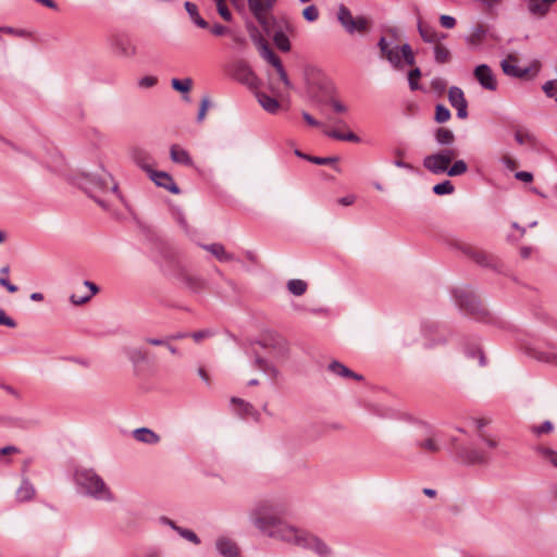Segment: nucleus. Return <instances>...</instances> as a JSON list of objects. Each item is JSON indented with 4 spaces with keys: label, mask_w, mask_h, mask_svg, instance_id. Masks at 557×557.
I'll return each mask as SVG.
<instances>
[{
    "label": "nucleus",
    "mask_w": 557,
    "mask_h": 557,
    "mask_svg": "<svg viewBox=\"0 0 557 557\" xmlns=\"http://www.w3.org/2000/svg\"><path fill=\"white\" fill-rule=\"evenodd\" d=\"M178 534L195 545L200 544V539L198 537V535L189 529L181 528L178 529Z\"/></svg>",
    "instance_id": "5fc2aeb1"
},
{
    "label": "nucleus",
    "mask_w": 557,
    "mask_h": 557,
    "mask_svg": "<svg viewBox=\"0 0 557 557\" xmlns=\"http://www.w3.org/2000/svg\"><path fill=\"white\" fill-rule=\"evenodd\" d=\"M10 273V267L5 265L0 269V285L3 286L9 293H16L17 286L12 284L8 280V274Z\"/></svg>",
    "instance_id": "79ce46f5"
},
{
    "label": "nucleus",
    "mask_w": 557,
    "mask_h": 557,
    "mask_svg": "<svg viewBox=\"0 0 557 557\" xmlns=\"http://www.w3.org/2000/svg\"><path fill=\"white\" fill-rule=\"evenodd\" d=\"M531 357L536 359L537 361L550 363L557 366V349L556 348H545L539 349L534 348L530 352Z\"/></svg>",
    "instance_id": "393cba45"
},
{
    "label": "nucleus",
    "mask_w": 557,
    "mask_h": 557,
    "mask_svg": "<svg viewBox=\"0 0 557 557\" xmlns=\"http://www.w3.org/2000/svg\"><path fill=\"white\" fill-rule=\"evenodd\" d=\"M170 158L174 163L184 164L186 166L194 165V161L188 151L176 144L170 147Z\"/></svg>",
    "instance_id": "b1692460"
},
{
    "label": "nucleus",
    "mask_w": 557,
    "mask_h": 557,
    "mask_svg": "<svg viewBox=\"0 0 557 557\" xmlns=\"http://www.w3.org/2000/svg\"><path fill=\"white\" fill-rule=\"evenodd\" d=\"M434 138L436 144L442 147H449L456 140L454 132L447 127H437L434 131Z\"/></svg>",
    "instance_id": "c85d7f7f"
},
{
    "label": "nucleus",
    "mask_w": 557,
    "mask_h": 557,
    "mask_svg": "<svg viewBox=\"0 0 557 557\" xmlns=\"http://www.w3.org/2000/svg\"><path fill=\"white\" fill-rule=\"evenodd\" d=\"M286 506L276 499H263L256 504L249 517L256 528L269 537L278 539L280 532L285 528H293L283 521Z\"/></svg>",
    "instance_id": "f257e3e1"
},
{
    "label": "nucleus",
    "mask_w": 557,
    "mask_h": 557,
    "mask_svg": "<svg viewBox=\"0 0 557 557\" xmlns=\"http://www.w3.org/2000/svg\"><path fill=\"white\" fill-rule=\"evenodd\" d=\"M556 1L557 0H528L527 9L532 16L543 18L548 14L552 4Z\"/></svg>",
    "instance_id": "a211bd4d"
},
{
    "label": "nucleus",
    "mask_w": 557,
    "mask_h": 557,
    "mask_svg": "<svg viewBox=\"0 0 557 557\" xmlns=\"http://www.w3.org/2000/svg\"><path fill=\"white\" fill-rule=\"evenodd\" d=\"M257 98H258V102L260 103V106L269 113H276L278 108H280V102L267 95L265 92H258L257 94Z\"/></svg>",
    "instance_id": "f704fd0d"
},
{
    "label": "nucleus",
    "mask_w": 557,
    "mask_h": 557,
    "mask_svg": "<svg viewBox=\"0 0 557 557\" xmlns=\"http://www.w3.org/2000/svg\"><path fill=\"white\" fill-rule=\"evenodd\" d=\"M502 69L506 75L523 78L529 74V69H521L515 64H511L508 60L502 62Z\"/></svg>",
    "instance_id": "e433bc0d"
},
{
    "label": "nucleus",
    "mask_w": 557,
    "mask_h": 557,
    "mask_svg": "<svg viewBox=\"0 0 557 557\" xmlns=\"http://www.w3.org/2000/svg\"><path fill=\"white\" fill-rule=\"evenodd\" d=\"M459 457L467 465H483L488 461L483 451L465 447L459 449Z\"/></svg>",
    "instance_id": "aec40b11"
},
{
    "label": "nucleus",
    "mask_w": 557,
    "mask_h": 557,
    "mask_svg": "<svg viewBox=\"0 0 557 557\" xmlns=\"http://www.w3.org/2000/svg\"><path fill=\"white\" fill-rule=\"evenodd\" d=\"M230 75L249 88H256L259 85V78L244 60H237L231 65Z\"/></svg>",
    "instance_id": "9d476101"
},
{
    "label": "nucleus",
    "mask_w": 557,
    "mask_h": 557,
    "mask_svg": "<svg viewBox=\"0 0 557 557\" xmlns=\"http://www.w3.org/2000/svg\"><path fill=\"white\" fill-rule=\"evenodd\" d=\"M324 135L330 137V138H333V139H337V140H343V141H350V143H360V137L358 135H356L355 133L348 131V132H343L341 129H327L325 128L323 131Z\"/></svg>",
    "instance_id": "7c9ffc66"
},
{
    "label": "nucleus",
    "mask_w": 557,
    "mask_h": 557,
    "mask_svg": "<svg viewBox=\"0 0 557 557\" xmlns=\"http://www.w3.org/2000/svg\"><path fill=\"white\" fill-rule=\"evenodd\" d=\"M400 52H401V55H403L404 61L406 62V64H408V65H413L414 64V62H416L414 54H413V51H412L411 46L409 44H404L400 47Z\"/></svg>",
    "instance_id": "8fccbe9b"
},
{
    "label": "nucleus",
    "mask_w": 557,
    "mask_h": 557,
    "mask_svg": "<svg viewBox=\"0 0 557 557\" xmlns=\"http://www.w3.org/2000/svg\"><path fill=\"white\" fill-rule=\"evenodd\" d=\"M259 50L260 55L264 60H267L271 65L275 66L278 65L280 62H282L278 55L275 54V52L270 48L269 44L262 38L259 40Z\"/></svg>",
    "instance_id": "72a5a7b5"
},
{
    "label": "nucleus",
    "mask_w": 557,
    "mask_h": 557,
    "mask_svg": "<svg viewBox=\"0 0 557 557\" xmlns=\"http://www.w3.org/2000/svg\"><path fill=\"white\" fill-rule=\"evenodd\" d=\"M113 51L123 58H133L137 53V48L133 41L125 35H115L111 39Z\"/></svg>",
    "instance_id": "f8f14e48"
},
{
    "label": "nucleus",
    "mask_w": 557,
    "mask_h": 557,
    "mask_svg": "<svg viewBox=\"0 0 557 557\" xmlns=\"http://www.w3.org/2000/svg\"><path fill=\"white\" fill-rule=\"evenodd\" d=\"M77 185L90 198H92L100 207L107 209L109 207L104 195L109 191L117 195V184L109 173L102 175L83 174L77 180Z\"/></svg>",
    "instance_id": "f03ea898"
},
{
    "label": "nucleus",
    "mask_w": 557,
    "mask_h": 557,
    "mask_svg": "<svg viewBox=\"0 0 557 557\" xmlns=\"http://www.w3.org/2000/svg\"><path fill=\"white\" fill-rule=\"evenodd\" d=\"M337 20L348 34L369 30L370 21L364 16L354 17L350 10L344 4L338 7Z\"/></svg>",
    "instance_id": "0eeeda50"
},
{
    "label": "nucleus",
    "mask_w": 557,
    "mask_h": 557,
    "mask_svg": "<svg viewBox=\"0 0 557 557\" xmlns=\"http://www.w3.org/2000/svg\"><path fill=\"white\" fill-rule=\"evenodd\" d=\"M273 41L281 51L288 52L290 50L289 39L283 30L275 32L273 35Z\"/></svg>",
    "instance_id": "58836bf2"
},
{
    "label": "nucleus",
    "mask_w": 557,
    "mask_h": 557,
    "mask_svg": "<svg viewBox=\"0 0 557 557\" xmlns=\"http://www.w3.org/2000/svg\"><path fill=\"white\" fill-rule=\"evenodd\" d=\"M215 548L223 557H240L237 544L228 537H219L215 542Z\"/></svg>",
    "instance_id": "6ab92c4d"
},
{
    "label": "nucleus",
    "mask_w": 557,
    "mask_h": 557,
    "mask_svg": "<svg viewBox=\"0 0 557 557\" xmlns=\"http://www.w3.org/2000/svg\"><path fill=\"white\" fill-rule=\"evenodd\" d=\"M413 444L421 451L426 454H437L441 450V445L438 444L435 433L425 424L417 426Z\"/></svg>",
    "instance_id": "1a4fd4ad"
},
{
    "label": "nucleus",
    "mask_w": 557,
    "mask_h": 557,
    "mask_svg": "<svg viewBox=\"0 0 557 557\" xmlns=\"http://www.w3.org/2000/svg\"><path fill=\"white\" fill-rule=\"evenodd\" d=\"M459 248L463 251V253L472 258L478 264L482 267L493 265V259L486 252L478 250L469 245H462Z\"/></svg>",
    "instance_id": "412c9836"
},
{
    "label": "nucleus",
    "mask_w": 557,
    "mask_h": 557,
    "mask_svg": "<svg viewBox=\"0 0 557 557\" xmlns=\"http://www.w3.org/2000/svg\"><path fill=\"white\" fill-rule=\"evenodd\" d=\"M440 23L445 28H453L456 25V18L450 15L443 14L440 17Z\"/></svg>",
    "instance_id": "774afa93"
},
{
    "label": "nucleus",
    "mask_w": 557,
    "mask_h": 557,
    "mask_svg": "<svg viewBox=\"0 0 557 557\" xmlns=\"http://www.w3.org/2000/svg\"><path fill=\"white\" fill-rule=\"evenodd\" d=\"M457 153V150L454 148H444L424 157L422 164L432 174H443L447 172L448 165H450Z\"/></svg>",
    "instance_id": "423d86ee"
},
{
    "label": "nucleus",
    "mask_w": 557,
    "mask_h": 557,
    "mask_svg": "<svg viewBox=\"0 0 557 557\" xmlns=\"http://www.w3.org/2000/svg\"><path fill=\"white\" fill-rule=\"evenodd\" d=\"M132 158L134 162L141 168L148 175L153 172L152 169V157L140 148H135L132 151Z\"/></svg>",
    "instance_id": "5701e85b"
},
{
    "label": "nucleus",
    "mask_w": 557,
    "mask_h": 557,
    "mask_svg": "<svg viewBox=\"0 0 557 557\" xmlns=\"http://www.w3.org/2000/svg\"><path fill=\"white\" fill-rule=\"evenodd\" d=\"M216 3V10H218V13L220 14V16L226 21V22H231L233 20V14L232 12L228 10L226 3H225V0H219Z\"/></svg>",
    "instance_id": "09e8293b"
},
{
    "label": "nucleus",
    "mask_w": 557,
    "mask_h": 557,
    "mask_svg": "<svg viewBox=\"0 0 557 557\" xmlns=\"http://www.w3.org/2000/svg\"><path fill=\"white\" fill-rule=\"evenodd\" d=\"M307 283L302 280H289L287 282V289L295 296H301L307 290Z\"/></svg>",
    "instance_id": "ea45409f"
},
{
    "label": "nucleus",
    "mask_w": 557,
    "mask_h": 557,
    "mask_svg": "<svg viewBox=\"0 0 557 557\" xmlns=\"http://www.w3.org/2000/svg\"><path fill=\"white\" fill-rule=\"evenodd\" d=\"M35 495V488L28 479H23L21 486L16 491V497L20 502L30 500Z\"/></svg>",
    "instance_id": "c9c22d12"
},
{
    "label": "nucleus",
    "mask_w": 557,
    "mask_h": 557,
    "mask_svg": "<svg viewBox=\"0 0 557 557\" xmlns=\"http://www.w3.org/2000/svg\"><path fill=\"white\" fill-rule=\"evenodd\" d=\"M454 298L457 307L466 315L480 322H490L492 320L490 311L481 302L473 290L468 287H459L454 290Z\"/></svg>",
    "instance_id": "20e7f679"
},
{
    "label": "nucleus",
    "mask_w": 557,
    "mask_h": 557,
    "mask_svg": "<svg viewBox=\"0 0 557 557\" xmlns=\"http://www.w3.org/2000/svg\"><path fill=\"white\" fill-rule=\"evenodd\" d=\"M302 16L308 22H314L319 17V11L315 5H308L304 9Z\"/></svg>",
    "instance_id": "6e6d98bb"
},
{
    "label": "nucleus",
    "mask_w": 557,
    "mask_h": 557,
    "mask_svg": "<svg viewBox=\"0 0 557 557\" xmlns=\"http://www.w3.org/2000/svg\"><path fill=\"white\" fill-rule=\"evenodd\" d=\"M171 86L174 90L185 94L191 89L193 79L189 77L184 79L173 78L171 81Z\"/></svg>",
    "instance_id": "37998d69"
},
{
    "label": "nucleus",
    "mask_w": 557,
    "mask_h": 557,
    "mask_svg": "<svg viewBox=\"0 0 557 557\" xmlns=\"http://www.w3.org/2000/svg\"><path fill=\"white\" fill-rule=\"evenodd\" d=\"M0 325L14 329L16 327V322L11 317H9L3 309H0Z\"/></svg>",
    "instance_id": "e2e57ef3"
},
{
    "label": "nucleus",
    "mask_w": 557,
    "mask_h": 557,
    "mask_svg": "<svg viewBox=\"0 0 557 557\" xmlns=\"http://www.w3.org/2000/svg\"><path fill=\"white\" fill-rule=\"evenodd\" d=\"M175 278L182 287L195 294L207 290L209 286V283L205 277L185 268H180L175 272Z\"/></svg>",
    "instance_id": "6e6552de"
},
{
    "label": "nucleus",
    "mask_w": 557,
    "mask_h": 557,
    "mask_svg": "<svg viewBox=\"0 0 557 557\" xmlns=\"http://www.w3.org/2000/svg\"><path fill=\"white\" fill-rule=\"evenodd\" d=\"M251 356L253 357V366L260 371H268L270 362L268 359L263 358L259 352L255 349L251 351Z\"/></svg>",
    "instance_id": "de8ad7c7"
},
{
    "label": "nucleus",
    "mask_w": 557,
    "mask_h": 557,
    "mask_svg": "<svg viewBox=\"0 0 557 557\" xmlns=\"http://www.w3.org/2000/svg\"><path fill=\"white\" fill-rule=\"evenodd\" d=\"M450 119V111L444 104H437L435 107L434 120L437 123H445Z\"/></svg>",
    "instance_id": "49530a36"
},
{
    "label": "nucleus",
    "mask_w": 557,
    "mask_h": 557,
    "mask_svg": "<svg viewBox=\"0 0 557 557\" xmlns=\"http://www.w3.org/2000/svg\"><path fill=\"white\" fill-rule=\"evenodd\" d=\"M468 170V165L467 163L463 161V160H456L453 165H448V169H447V175L449 176H458V175H461L463 173H466Z\"/></svg>",
    "instance_id": "c03bdc74"
},
{
    "label": "nucleus",
    "mask_w": 557,
    "mask_h": 557,
    "mask_svg": "<svg viewBox=\"0 0 557 557\" xmlns=\"http://www.w3.org/2000/svg\"><path fill=\"white\" fill-rule=\"evenodd\" d=\"M124 352L127 356L128 360L134 366H138L148 360V352L145 349L139 348V347H126L124 349Z\"/></svg>",
    "instance_id": "2f4dec72"
},
{
    "label": "nucleus",
    "mask_w": 557,
    "mask_h": 557,
    "mask_svg": "<svg viewBox=\"0 0 557 557\" xmlns=\"http://www.w3.org/2000/svg\"><path fill=\"white\" fill-rule=\"evenodd\" d=\"M231 404L238 406V408H239L238 413L242 417H253L256 420L259 419V412L250 403H248L239 397H232Z\"/></svg>",
    "instance_id": "c756f323"
},
{
    "label": "nucleus",
    "mask_w": 557,
    "mask_h": 557,
    "mask_svg": "<svg viewBox=\"0 0 557 557\" xmlns=\"http://www.w3.org/2000/svg\"><path fill=\"white\" fill-rule=\"evenodd\" d=\"M455 190V187L453 183L448 180L443 181L442 183H438L433 186V193L443 196V195H450Z\"/></svg>",
    "instance_id": "a18cd8bd"
},
{
    "label": "nucleus",
    "mask_w": 557,
    "mask_h": 557,
    "mask_svg": "<svg viewBox=\"0 0 557 557\" xmlns=\"http://www.w3.org/2000/svg\"><path fill=\"white\" fill-rule=\"evenodd\" d=\"M400 48L398 46L391 48L389 51L385 54V58L389 61V63L394 66H398L400 64Z\"/></svg>",
    "instance_id": "603ef678"
},
{
    "label": "nucleus",
    "mask_w": 557,
    "mask_h": 557,
    "mask_svg": "<svg viewBox=\"0 0 557 557\" xmlns=\"http://www.w3.org/2000/svg\"><path fill=\"white\" fill-rule=\"evenodd\" d=\"M473 75L479 84L486 90L494 91L497 89V81L492 71V69L487 64L478 65Z\"/></svg>",
    "instance_id": "ddd939ff"
},
{
    "label": "nucleus",
    "mask_w": 557,
    "mask_h": 557,
    "mask_svg": "<svg viewBox=\"0 0 557 557\" xmlns=\"http://www.w3.org/2000/svg\"><path fill=\"white\" fill-rule=\"evenodd\" d=\"M543 90L547 97L555 98L557 96V85L555 81H548L543 85Z\"/></svg>",
    "instance_id": "680f3d73"
},
{
    "label": "nucleus",
    "mask_w": 557,
    "mask_h": 557,
    "mask_svg": "<svg viewBox=\"0 0 557 557\" xmlns=\"http://www.w3.org/2000/svg\"><path fill=\"white\" fill-rule=\"evenodd\" d=\"M448 100L451 107L457 110V116L459 119H466L468 116V102L461 88L451 86L448 89Z\"/></svg>",
    "instance_id": "4468645a"
},
{
    "label": "nucleus",
    "mask_w": 557,
    "mask_h": 557,
    "mask_svg": "<svg viewBox=\"0 0 557 557\" xmlns=\"http://www.w3.org/2000/svg\"><path fill=\"white\" fill-rule=\"evenodd\" d=\"M212 334L213 333L210 330H200V331L193 332L189 335L195 342L198 343V342L202 341L203 338L211 336Z\"/></svg>",
    "instance_id": "69168bd1"
},
{
    "label": "nucleus",
    "mask_w": 557,
    "mask_h": 557,
    "mask_svg": "<svg viewBox=\"0 0 557 557\" xmlns=\"http://www.w3.org/2000/svg\"><path fill=\"white\" fill-rule=\"evenodd\" d=\"M210 32L212 35L218 36V37L232 34V30L228 27H226L222 24H219V23L213 24L210 27Z\"/></svg>",
    "instance_id": "13d9d810"
},
{
    "label": "nucleus",
    "mask_w": 557,
    "mask_h": 557,
    "mask_svg": "<svg viewBox=\"0 0 557 557\" xmlns=\"http://www.w3.org/2000/svg\"><path fill=\"white\" fill-rule=\"evenodd\" d=\"M418 32L424 42H436L441 39L446 38L445 34L438 35V33L430 25H425L422 22L418 23Z\"/></svg>",
    "instance_id": "cd10ccee"
},
{
    "label": "nucleus",
    "mask_w": 557,
    "mask_h": 557,
    "mask_svg": "<svg viewBox=\"0 0 557 557\" xmlns=\"http://www.w3.org/2000/svg\"><path fill=\"white\" fill-rule=\"evenodd\" d=\"M515 139L520 145H523L525 143H528V144H534L535 143V137L532 134H530L528 132H521V131H517L516 132Z\"/></svg>",
    "instance_id": "864d4df0"
},
{
    "label": "nucleus",
    "mask_w": 557,
    "mask_h": 557,
    "mask_svg": "<svg viewBox=\"0 0 557 557\" xmlns=\"http://www.w3.org/2000/svg\"><path fill=\"white\" fill-rule=\"evenodd\" d=\"M431 87L435 91L442 94L446 89V82L443 78H433L431 82Z\"/></svg>",
    "instance_id": "338daca9"
},
{
    "label": "nucleus",
    "mask_w": 557,
    "mask_h": 557,
    "mask_svg": "<svg viewBox=\"0 0 557 557\" xmlns=\"http://www.w3.org/2000/svg\"><path fill=\"white\" fill-rule=\"evenodd\" d=\"M249 11L257 20V22L261 25V27L268 30L269 27V18L268 12L273 8H268L264 4V0H247Z\"/></svg>",
    "instance_id": "2eb2a0df"
},
{
    "label": "nucleus",
    "mask_w": 557,
    "mask_h": 557,
    "mask_svg": "<svg viewBox=\"0 0 557 557\" xmlns=\"http://www.w3.org/2000/svg\"><path fill=\"white\" fill-rule=\"evenodd\" d=\"M274 67L276 70L278 76H280V79L284 84V86L286 88L290 89L293 87V85H292V82L288 78V75H287V73H286L282 62H280L278 65H275Z\"/></svg>",
    "instance_id": "4d7b16f0"
},
{
    "label": "nucleus",
    "mask_w": 557,
    "mask_h": 557,
    "mask_svg": "<svg viewBox=\"0 0 557 557\" xmlns=\"http://www.w3.org/2000/svg\"><path fill=\"white\" fill-rule=\"evenodd\" d=\"M133 437L145 444H157L160 442V436L152 430L148 428H138L133 431Z\"/></svg>",
    "instance_id": "a878e982"
},
{
    "label": "nucleus",
    "mask_w": 557,
    "mask_h": 557,
    "mask_svg": "<svg viewBox=\"0 0 557 557\" xmlns=\"http://www.w3.org/2000/svg\"><path fill=\"white\" fill-rule=\"evenodd\" d=\"M327 370L333 374L344 377V379H354L356 381H362L363 376L348 369L345 364L337 360H333L329 363Z\"/></svg>",
    "instance_id": "4be33fe9"
},
{
    "label": "nucleus",
    "mask_w": 557,
    "mask_h": 557,
    "mask_svg": "<svg viewBox=\"0 0 557 557\" xmlns=\"http://www.w3.org/2000/svg\"><path fill=\"white\" fill-rule=\"evenodd\" d=\"M149 177L157 186L162 187L174 195H178L181 193L180 187L168 172L153 170V172L149 174Z\"/></svg>",
    "instance_id": "dca6fc26"
},
{
    "label": "nucleus",
    "mask_w": 557,
    "mask_h": 557,
    "mask_svg": "<svg viewBox=\"0 0 557 557\" xmlns=\"http://www.w3.org/2000/svg\"><path fill=\"white\" fill-rule=\"evenodd\" d=\"M184 7L195 25L203 29L209 28L208 22L199 15L198 8L195 3L186 1Z\"/></svg>",
    "instance_id": "473e14b6"
},
{
    "label": "nucleus",
    "mask_w": 557,
    "mask_h": 557,
    "mask_svg": "<svg viewBox=\"0 0 557 557\" xmlns=\"http://www.w3.org/2000/svg\"><path fill=\"white\" fill-rule=\"evenodd\" d=\"M423 335L426 341V348H435L436 346L446 344V337L443 334H440L438 326L435 324H424Z\"/></svg>",
    "instance_id": "f3484780"
},
{
    "label": "nucleus",
    "mask_w": 557,
    "mask_h": 557,
    "mask_svg": "<svg viewBox=\"0 0 557 557\" xmlns=\"http://www.w3.org/2000/svg\"><path fill=\"white\" fill-rule=\"evenodd\" d=\"M308 161L318 165H332L337 172H341V169L337 166V162L339 158L337 156L332 157H312L308 158Z\"/></svg>",
    "instance_id": "4c0bfd02"
},
{
    "label": "nucleus",
    "mask_w": 557,
    "mask_h": 557,
    "mask_svg": "<svg viewBox=\"0 0 557 557\" xmlns=\"http://www.w3.org/2000/svg\"><path fill=\"white\" fill-rule=\"evenodd\" d=\"M553 430V423L550 421H544L541 425L532 426V432L537 436L548 433Z\"/></svg>",
    "instance_id": "bf43d9fd"
},
{
    "label": "nucleus",
    "mask_w": 557,
    "mask_h": 557,
    "mask_svg": "<svg viewBox=\"0 0 557 557\" xmlns=\"http://www.w3.org/2000/svg\"><path fill=\"white\" fill-rule=\"evenodd\" d=\"M158 83L154 76H144L138 81V86L141 88H151Z\"/></svg>",
    "instance_id": "0e129e2a"
},
{
    "label": "nucleus",
    "mask_w": 557,
    "mask_h": 557,
    "mask_svg": "<svg viewBox=\"0 0 557 557\" xmlns=\"http://www.w3.org/2000/svg\"><path fill=\"white\" fill-rule=\"evenodd\" d=\"M421 77V71L419 67L411 70L408 74V83L411 90H418L420 85L418 79Z\"/></svg>",
    "instance_id": "3c124183"
},
{
    "label": "nucleus",
    "mask_w": 557,
    "mask_h": 557,
    "mask_svg": "<svg viewBox=\"0 0 557 557\" xmlns=\"http://www.w3.org/2000/svg\"><path fill=\"white\" fill-rule=\"evenodd\" d=\"M74 479L86 495L102 502L115 499L110 487L94 469H78L75 471Z\"/></svg>",
    "instance_id": "7ed1b4c3"
},
{
    "label": "nucleus",
    "mask_w": 557,
    "mask_h": 557,
    "mask_svg": "<svg viewBox=\"0 0 557 557\" xmlns=\"http://www.w3.org/2000/svg\"><path fill=\"white\" fill-rule=\"evenodd\" d=\"M539 451L557 468V451L549 448H539Z\"/></svg>",
    "instance_id": "052dcab7"
},
{
    "label": "nucleus",
    "mask_w": 557,
    "mask_h": 557,
    "mask_svg": "<svg viewBox=\"0 0 557 557\" xmlns=\"http://www.w3.org/2000/svg\"><path fill=\"white\" fill-rule=\"evenodd\" d=\"M262 348L269 350V354L277 359L285 360L289 354V347L285 339L283 338H272L270 341H261L257 342Z\"/></svg>",
    "instance_id": "9b49d317"
},
{
    "label": "nucleus",
    "mask_w": 557,
    "mask_h": 557,
    "mask_svg": "<svg viewBox=\"0 0 557 557\" xmlns=\"http://www.w3.org/2000/svg\"><path fill=\"white\" fill-rule=\"evenodd\" d=\"M278 535L281 536V541L311 549L320 557H329L331 555V548L321 539L305 531H300L296 528H285Z\"/></svg>",
    "instance_id": "39448f33"
},
{
    "label": "nucleus",
    "mask_w": 557,
    "mask_h": 557,
    "mask_svg": "<svg viewBox=\"0 0 557 557\" xmlns=\"http://www.w3.org/2000/svg\"><path fill=\"white\" fill-rule=\"evenodd\" d=\"M450 51L443 45L436 44L434 47V59L440 64H445L450 60Z\"/></svg>",
    "instance_id": "a19ab883"
},
{
    "label": "nucleus",
    "mask_w": 557,
    "mask_h": 557,
    "mask_svg": "<svg viewBox=\"0 0 557 557\" xmlns=\"http://www.w3.org/2000/svg\"><path fill=\"white\" fill-rule=\"evenodd\" d=\"M201 247L212 253L221 262H228L234 260V255L227 252L222 244L213 243L209 245H202Z\"/></svg>",
    "instance_id": "bb28decb"
}]
</instances>
